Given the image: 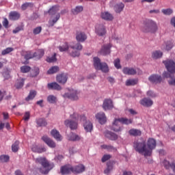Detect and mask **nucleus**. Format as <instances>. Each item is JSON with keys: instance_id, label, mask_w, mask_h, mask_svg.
Wrapping results in <instances>:
<instances>
[{"instance_id": "nucleus-1", "label": "nucleus", "mask_w": 175, "mask_h": 175, "mask_svg": "<svg viewBox=\"0 0 175 175\" xmlns=\"http://www.w3.org/2000/svg\"><path fill=\"white\" fill-rule=\"evenodd\" d=\"M157 147V141L153 138H149L146 142L144 138H139L133 143V148L135 151L144 155V157H150L152 154V150Z\"/></svg>"}, {"instance_id": "nucleus-34", "label": "nucleus", "mask_w": 175, "mask_h": 175, "mask_svg": "<svg viewBox=\"0 0 175 175\" xmlns=\"http://www.w3.org/2000/svg\"><path fill=\"white\" fill-rule=\"evenodd\" d=\"M162 55H163V53L161 51H154L152 53V58L154 59H158L159 58H161Z\"/></svg>"}, {"instance_id": "nucleus-58", "label": "nucleus", "mask_w": 175, "mask_h": 175, "mask_svg": "<svg viewBox=\"0 0 175 175\" xmlns=\"http://www.w3.org/2000/svg\"><path fill=\"white\" fill-rule=\"evenodd\" d=\"M63 159H64V156H62V155H58L55 157V161H56V162H57V163L61 162L62 160H63Z\"/></svg>"}, {"instance_id": "nucleus-44", "label": "nucleus", "mask_w": 175, "mask_h": 175, "mask_svg": "<svg viewBox=\"0 0 175 175\" xmlns=\"http://www.w3.org/2000/svg\"><path fill=\"white\" fill-rule=\"evenodd\" d=\"M39 75V68L35 67L31 72V77H36Z\"/></svg>"}, {"instance_id": "nucleus-33", "label": "nucleus", "mask_w": 175, "mask_h": 175, "mask_svg": "<svg viewBox=\"0 0 175 175\" xmlns=\"http://www.w3.org/2000/svg\"><path fill=\"white\" fill-rule=\"evenodd\" d=\"M83 127L86 132H91L92 131V123L90 121H85V123H83Z\"/></svg>"}, {"instance_id": "nucleus-57", "label": "nucleus", "mask_w": 175, "mask_h": 175, "mask_svg": "<svg viewBox=\"0 0 175 175\" xmlns=\"http://www.w3.org/2000/svg\"><path fill=\"white\" fill-rule=\"evenodd\" d=\"M111 157L109 154H105L102 158V162H106V161H109Z\"/></svg>"}, {"instance_id": "nucleus-54", "label": "nucleus", "mask_w": 175, "mask_h": 175, "mask_svg": "<svg viewBox=\"0 0 175 175\" xmlns=\"http://www.w3.org/2000/svg\"><path fill=\"white\" fill-rule=\"evenodd\" d=\"M40 32H42V27H36L33 30V33H34V35H38V33H40Z\"/></svg>"}, {"instance_id": "nucleus-18", "label": "nucleus", "mask_w": 175, "mask_h": 175, "mask_svg": "<svg viewBox=\"0 0 175 175\" xmlns=\"http://www.w3.org/2000/svg\"><path fill=\"white\" fill-rule=\"evenodd\" d=\"M51 135L53 136V137H54V139H55V140H57V142H62V135L59 134V131L57 129H53L51 131Z\"/></svg>"}, {"instance_id": "nucleus-31", "label": "nucleus", "mask_w": 175, "mask_h": 175, "mask_svg": "<svg viewBox=\"0 0 175 175\" xmlns=\"http://www.w3.org/2000/svg\"><path fill=\"white\" fill-rule=\"evenodd\" d=\"M162 50H167V51H169V50H172L173 49V42L169 41L165 43H164L161 46Z\"/></svg>"}, {"instance_id": "nucleus-12", "label": "nucleus", "mask_w": 175, "mask_h": 175, "mask_svg": "<svg viewBox=\"0 0 175 175\" xmlns=\"http://www.w3.org/2000/svg\"><path fill=\"white\" fill-rule=\"evenodd\" d=\"M106 27L103 24H97L95 27V33L98 36H105L106 35Z\"/></svg>"}, {"instance_id": "nucleus-52", "label": "nucleus", "mask_w": 175, "mask_h": 175, "mask_svg": "<svg viewBox=\"0 0 175 175\" xmlns=\"http://www.w3.org/2000/svg\"><path fill=\"white\" fill-rule=\"evenodd\" d=\"M9 159H10V157L8 155L0 156V162H8Z\"/></svg>"}, {"instance_id": "nucleus-21", "label": "nucleus", "mask_w": 175, "mask_h": 175, "mask_svg": "<svg viewBox=\"0 0 175 175\" xmlns=\"http://www.w3.org/2000/svg\"><path fill=\"white\" fill-rule=\"evenodd\" d=\"M57 82L59 83L60 84H65L66 81H68V76L66 74H60L57 76Z\"/></svg>"}, {"instance_id": "nucleus-50", "label": "nucleus", "mask_w": 175, "mask_h": 175, "mask_svg": "<svg viewBox=\"0 0 175 175\" xmlns=\"http://www.w3.org/2000/svg\"><path fill=\"white\" fill-rule=\"evenodd\" d=\"M57 55V53H54V55L51 57H47L46 58V61L49 63H51V62H55V61H57V57H55Z\"/></svg>"}, {"instance_id": "nucleus-41", "label": "nucleus", "mask_w": 175, "mask_h": 175, "mask_svg": "<svg viewBox=\"0 0 175 175\" xmlns=\"http://www.w3.org/2000/svg\"><path fill=\"white\" fill-rule=\"evenodd\" d=\"M59 70V68L58 66H53L48 71V75H53V73H57Z\"/></svg>"}, {"instance_id": "nucleus-8", "label": "nucleus", "mask_w": 175, "mask_h": 175, "mask_svg": "<svg viewBox=\"0 0 175 175\" xmlns=\"http://www.w3.org/2000/svg\"><path fill=\"white\" fill-rule=\"evenodd\" d=\"M22 55H23L25 59H31L34 57H37V58L39 59L42 58L43 55H44V50L39 49L34 53L32 51L23 52Z\"/></svg>"}, {"instance_id": "nucleus-28", "label": "nucleus", "mask_w": 175, "mask_h": 175, "mask_svg": "<svg viewBox=\"0 0 175 175\" xmlns=\"http://www.w3.org/2000/svg\"><path fill=\"white\" fill-rule=\"evenodd\" d=\"M81 139L80 135H77L73 133H70V135L68 136V140H70L71 142H77Z\"/></svg>"}, {"instance_id": "nucleus-15", "label": "nucleus", "mask_w": 175, "mask_h": 175, "mask_svg": "<svg viewBox=\"0 0 175 175\" xmlns=\"http://www.w3.org/2000/svg\"><path fill=\"white\" fill-rule=\"evenodd\" d=\"M114 107L111 99H105L103 104V109L104 110H111Z\"/></svg>"}, {"instance_id": "nucleus-56", "label": "nucleus", "mask_w": 175, "mask_h": 175, "mask_svg": "<svg viewBox=\"0 0 175 175\" xmlns=\"http://www.w3.org/2000/svg\"><path fill=\"white\" fill-rule=\"evenodd\" d=\"M3 25L5 28H9V21H8V18H5L3 19Z\"/></svg>"}, {"instance_id": "nucleus-60", "label": "nucleus", "mask_w": 175, "mask_h": 175, "mask_svg": "<svg viewBox=\"0 0 175 175\" xmlns=\"http://www.w3.org/2000/svg\"><path fill=\"white\" fill-rule=\"evenodd\" d=\"M160 12L161 11L159 10H152L149 11V13H150V14H159Z\"/></svg>"}, {"instance_id": "nucleus-38", "label": "nucleus", "mask_w": 175, "mask_h": 175, "mask_svg": "<svg viewBox=\"0 0 175 175\" xmlns=\"http://www.w3.org/2000/svg\"><path fill=\"white\" fill-rule=\"evenodd\" d=\"M35 96H36V91L31 90V91H30L28 96L26 98V100L27 102L29 100H32V99H33V98H35Z\"/></svg>"}, {"instance_id": "nucleus-3", "label": "nucleus", "mask_w": 175, "mask_h": 175, "mask_svg": "<svg viewBox=\"0 0 175 175\" xmlns=\"http://www.w3.org/2000/svg\"><path fill=\"white\" fill-rule=\"evenodd\" d=\"M36 163L42 165V167L40 169V172L42 174H47L54 167V163H50L46 157L36 158Z\"/></svg>"}, {"instance_id": "nucleus-5", "label": "nucleus", "mask_w": 175, "mask_h": 175, "mask_svg": "<svg viewBox=\"0 0 175 175\" xmlns=\"http://www.w3.org/2000/svg\"><path fill=\"white\" fill-rule=\"evenodd\" d=\"M58 12H59V7L58 5L53 6L48 11L49 14L51 16L49 21V27H53L54 24L59 20L61 15H59V13H57Z\"/></svg>"}, {"instance_id": "nucleus-26", "label": "nucleus", "mask_w": 175, "mask_h": 175, "mask_svg": "<svg viewBox=\"0 0 175 175\" xmlns=\"http://www.w3.org/2000/svg\"><path fill=\"white\" fill-rule=\"evenodd\" d=\"M31 150L33 152H38V154H41V152H46V148H40L36 144H33L31 146Z\"/></svg>"}, {"instance_id": "nucleus-48", "label": "nucleus", "mask_w": 175, "mask_h": 175, "mask_svg": "<svg viewBox=\"0 0 175 175\" xmlns=\"http://www.w3.org/2000/svg\"><path fill=\"white\" fill-rule=\"evenodd\" d=\"M162 13L164 14L165 16H170V14H172V13H173V10L170 9V8H167V9H163L161 10Z\"/></svg>"}, {"instance_id": "nucleus-53", "label": "nucleus", "mask_w": 175, "mask_h": 175, "mask_svg": "<svg viewBox=\"0 0 175 175\" xmlns=\"http://www.w3.org/2000/svg\"><path fill=\"white\" fill-rule=\"evenodd\" d=\"M147 96H149L150 98H155L157 96V94L154 93L152 90H149L146 93Z\"/></svg>"}, {"instance_id": "nucleus-11", "label": "nucleus", "mask_w": 175, "mask_h": 175, "mask_svg": "<svg viewBox=\"0 0 175 175\" xmlns=\"http://www.w3.org/2000/svg\"><path fill=\"white\" fill-rule=\"evenodd\" d=\"M166 69L170 73H175V62L172 59H167L163 62Z\"/></svg>"}, {"instance_id": "nucleus-16", "label": "nucleus", "mask_w": 175, "mask_h": 175, "mask_svg": "<svg viewBox=\"0 0 175 175\" xmlns=\"http://www.w3.org/2000/svg\"><path fill=\"white\" fill-rule=\"evenodd\" d=\"M42 140H43V142L51 148H55L56 146L55 142L53 141V139H51L50 137H47V135H44L42 137Z\"/></svg>"}, {"instance_id": "nucleus-6", "label": "nucleus", "mask_w": 175, "mask_h": 175, "mask_svg": "<svg viewBox=\"0 0 175 175\" xmlns=\"http://www.w3.org/2000/svg\"><path fill=\"white\" fill-rule=\"evenodd\" d=\"M121 124H125L126 125L132 124V120L125 118L115 119L111 127L112 131H114V132H120V131H122V128L120 126Z\"/></svg>"}, {"instance_id": "nucleus-17", "label": "nucleus", "mask_w": 175, "mask_h": 175, "mask_svg": "<svg viewBox=\"0 0 175 175\" xmlns=\"http://www.w3.org/2000/svg\"><path fill=\"white\" fill-rule=\"evenodd\" d=\"M76 39L77 42L83 43L87 40V34L83 31H78L76 34Z\"/></svg>"}, {"instance_id": "nucleus-27", "label": "nucleus", "mask_w": 175, "mask_h": 175, "mask_svg": "<svg viewBox=\"0 0 175 175\" xmlns=\"http://www.w3.org/2000/svg\"><path fill=\"white\" fill-rule=\"evenodd\" d=\"M105 136L109 139V140H117V139H118V135L110 131H106L105 133Z\"/></svg>"}, {"instance_id": "nucleus-35", "label": "nucleus", "mask_w": 175, "mask_h": 175, "mask_svg": "<svg viewBox=\"0 0 175 175\" xmlns=\"http://www.w3.org/2000/svg\"><path fill=\"white\" fill-rule=\"evenodd\" d=\"M131 136H142V131L139 129H132L129 131Z\"/></svg>"}, {"instance_id": "nucleus-42", "label": "nucleus", "mask_w": 175, "mask_h": 175, "mask_svg": "<svg viewBox=\"0 0 175 175\" xmlns=\"http://www.w3.org/2000/svg\"><path fill=\"white\" fill-rule=\"evenodd\" d=\"M83 9V6H77L75 8L72 10V13L74 14H79V13H81Z\"/></svg>"}, {"instance_id": "nucleus-62", "label": "nucleus", "mask_w": 175, "mask_h": 175, "mask_svg": "<svg viewBox=\"0 0 175 175\" xmlns=\"http://www.w3.org/2000/svg\"><path fill=\"white\" fill-rule=\"evenodd\" d=\"M21 31L20 27H16L15 29L13 30V33H17Z\"/></svg>"}, {"instance_id": "nucleus-14", "label": "nucleus", "mask_w": 175, "mask_h": 175, "mask_svg": "<svg viewBox=\"0 0 175 175\" xmlns=\"http://www.w3.org/2000/svg\"><path fill=\"white\" fill-rule=\"evenodd\" d=\"M96 120H97L98 122L101 125L106 124L107 121V118L106 115L103 112H98L95 116Z\"/></svg>"}, {"instance_id": "nucleus-10", "label": "nucleus", "mask_w": 175, "mask_h": 175, "mask_svg": "<svg viewBox=\"0 0 175 175\" xmlns=\"http://www.w3.org/2000/svg\"><path fill=\"white\" fill-rule=\"evenodd\" d=\"M111 47H113V45L111 43L104 44L98 52V54H100V55H109L111 53Z\"/></svg>"}, {"instance_id": "nucleus-29", "label": "nucleus", "mask_w": 175, "mask_h": 175, "mask_svg": "<svg viewBox=\"0 0 175 175\" xmlns=\"http://www.w3.org/2000/svg\"><path fill=\"white\" fill-rule=\"evenodd\" d=\"M124 7H125V5H124V3H119L118 4H116L113 6V9H114L116 13H121V12H122V10H124Z\"/></svg>"}, {"instance_id": "nucleus-49", "label": "nucleus", "mask_w": 175, "mask_h": 175, "mask_svg": "<svg viewBox=\"0 0 175 175\" xmlns=\"http://www.w3.org/2000/svg\"><path fill=\"white\" fill-rule=\"evenodd\" d=\"M29 70H31V67L28 66H23L21 67V72H22V73H28Z\"/></svg>"}, {"instance_id": "nucleus-20", "label": "nucleus", "mask_w": 175, "mask_h": 175, "mask_svg": "<svg viewBox=\"0 0 175 175\" xmlns=\"http://www.w3.org/2000/svg\"><path fill=\"white\" fill-rule=\"evenodd\" d=\"M85 170V167L82 164H79L75 167H72V173L77 174L79 173H83Z\"/></svg>"}, {"instance_id": "nucleus-45", "label": "nucleus", "mask_w": 175, "mask_h": 175, "mask_svg": "<svg viewBox=\"0 0 175 175\" xmlns=\"http://www.w3.org/2000/svg\"><path fill=\"white\" fill-rule=\"evenodd\" d=\"M137 84V80L136 79H128L126 81V85H135Z\"/></svg>"}, {"instance_id": "nucleus-4", "label": "nucleus", "mask_w": 175, "mask_h": 175, "mask_svg": "<svg viewBox=\"0 0 175 175\" xmlns=\"http://www.w3.org/2000/svg\"><path fill=\"white\" fill-rule=\"evenodd\" d=\"M71 121L66 120L64 122L66 126H70V129H77V122L79 120L83 122L86 121L85 116H79V114L74 113L72 115H70Z\"/></svg>"}, {"instance_id": "nucleus-36", "label": "nucleus", "mask_w": 175, "mask_h": 175, "mask_svg": "<svg viewBox=\"0 0 175 175\" xmlns=\"http://www.w3.org/2000/svg\"><path fill=\"white\" fill-rule=\"evenodd\" d=\"M10 20H18L20 18V14L17 12H12L10 13Z\"/></svg>"}, {"instance_id": "nucleus-13", "label": "nucleus", "mask_w": 175, "mask_h": 175, "mask_svg": "<svg viewBox=\"0 0 175 175\" xmlns=\"http://www.w3.org/2000/svg\"><path fill=\"white\" fill-rule=\"evenodd\" d=\"M122 72L124 75H128L129 76L135 75L137 73L140 75L142 72L139 68H128L125 67L123 68Z\"/></svg>"}, {"instance_id": "nucleus-47", "label": "nucleus", "mask_w": 175, "mask_h": 175, "mask_svg": "<svg viewBox=\"0 0 175 175\" xmlns=\"http://www.w3.org/2000/svg\"><path fill=\"white\" fill-rule=\"evenodd\" d=\"M13 50L14 49L12 47L6 48L5 49L2 51L1 55H6L7 54H10V53H12V51H13Z\"/></svg>"}, {"instance_id": "nucleus-59", "label": "nucleus", "mask_w": 175, "mask_h": 175, "mask_svg": "<svg viewBox=\"0 0 175 175\" xmlns=\"http://www.w3.org/2000/svg\"><path fill=\"white\" fill-rule=\"evenodd\" d=\"M31 3H25L22 5V9L23 10H25L27 9V8H28L29 6H31Z\"/></svg>"}, {"instance_id": "nucleus-43", "label": "nucleus", "mask_w": 175, "mask_h": 175, "mask_svg": "<svg viewBox=\"0 0 175 175\" xmlns=\"http://www.w3.org/2000/svg\"><path fill=\"white\" fill-rule=\"evenodd\" d=\"M47 101L49 103H57V97L53 95H50L47 97Z\"/></svg>"}, {"instance_id": "nucleus-7", "label": "nucleus", "mask_w": 175, "mask_h": 175, "mask_svg": "<svg viewBox=\"0 0 175 175\" xmlns=\"http://www.w3.org/2000/svg\"><path fill=\"white\" fill-rule=\"evenodd\" d=\"M143 32H150V33H155L158 31V25L157 22L149 20L142 27Z\"/></svg>"}, {"instance_id": "nucleus-55", "label": "nucleus", "mask_w": 175, "mask_h": 175, "mask_svg": "<svg viewBox=\"0 0 175 175\" xmlns=\"http://www.w3.org/2000/svg\"><path fill=\"white\" fill-rule=\"evenodd\" d=\"M30 117H31V113H29V111H27V112L25 113L23 120L25 121H29Z\"/></svg>"}, {"instance_id": "nucleus-46", "label": "nucleus", "mask_w": 175, "mask_h": 175, "mask_svg": "<svg viewBox=\"0 0 175 175\" xmlns=\"http://www.w3.org/2000/svg\"><path fill=\"white\" fill-rule=\"evenodd\" d=\"M24 85V79H21L17 81L15 87L16 88H22V87Z\"/></svg>"}, {"instance_id": "nucleus-9", "label": "nucleus", "mask_w": 175, "mask_h": 175, "mask_svg": "<svg viewBox=\"0 0 175 175\" xmlns=\"http://www.w3.org/2000/svg\"><path fill=\"white\" fill-rule=\"evenodd\" d=\"M79 92L74 89H68V92L63 95V98L65 99H71V100H77L79 99Z\"/></svg>"}, {"instance_id": "nucleus-51", "label": "nucleus", "mask_w": 175, "mask_h": 175, "mask_svg": "<svg viewBox=\"0 0 175 175\" xmlns=\"http://www.w3.org/2000/svg\"><path fill=\"white\" fill-rule=\"evenodd\" d=\"M120 59H116L113 62V64L115 68H116V69H120L121 68V64H120Z\"/></svg>"}, {"instance_id": "nucleus-22", "label": "nucleus", "mask_w": 175, "mask_h": 175, "mask_svg": "<svg viewBox=\"0 0 175 175\" xmlns=\"http://www.w3.org/2000/svg\"><path fill=\"white\" fill-rule=\"evenodd\" d=\"M153 103L154 102L148 98H144L140 100V104L145 107H150V106H152Z\"/></svg>"}, {"instance_id": "nucleus-19", "label": "nucleus", "mask_w": 175, "mask_h": 175, "mask_svg": "<svg viewBox=\"0 0 175 175\" xmlns=\"http://www.w3.org/2000/svg\"><path fill=\"white\" fill-rule=\"evenodd\" d=\"M100 17L101 18H103V20H105L106 21H112V20L114 18L113 14H110L108 12H101Z\"/></svg>"}, {"instance_id": "nucleus-37", "label": "nucleus", "mask_w": 175, "mask_h": 175, "mask_svg": "<svg viewBox=\"0 0 175 175\" xmlns=\"http://www.w3.org/2000/svg\"><path fill=\"white\" fill-rule=\"evenodd\" d=\"M97 70H102L104 73H107L109 72V66L106 63H102Z\"/></svg>"}, {"instance_id": "nucleus-24", "label": "nucleus", "mask_w": 175, "mask_h": 175, "mask_svg": "<svg viewBox=\"0 0 175 175\" xmlns=\"http://www.w3.org/2000/svg\"><path fill=\"white\" fill-rule=\"evenodd\" d=\"M163 76L164 77H167V79H170L168 80L170 85H175V78L173 77V75L169 74V72H164Z\"/></svg>"}, {"instance_id": "nucleus-30", "label": "nucleus", "mask_w": 175, "mask_h": 175, "mask_svg": "<svg viewBox=\"0 0 175 175\" xmlns=\"http://www.w3.org/2000/svg\"><path fill=\"white\" fill-rule=\"evenodd\" d=\"M48 88H49V90H57V91L62 90L61 85L57 83V82L48 83Z\"/></svg>"}, {"instance_id": "nucleus-61", "label": "nucleus", "mask_w": 175, "mask_h": 175, "mask_svg": "<svg viewBox=\"0 0 175 175\" xmlns=\"http://www.w3.org/2000/svg\"><path fill=\"white\" fill-rule=\"evenodd\" d=\"M129 113H131V114H132L133 116H135L136 114H137V112H136V111H135L133 109H129Z\"/></svg>"}, {"instance_id": "nucleus-39", "label": "nucleus", "mask_w": 175, "mask_h": 175, "mask_svg": "<svg viewBox=\"0 0 175 175\" xmlns=\"http://www.w3.org/2000/svg\"><path fill=\"white\" fill-rule=\"evenodd\" d=\"M19 144H20V142L18 141H16L12 145V150L13 152H17L18 151Z\"/></svg>"}, {"instance_id": "nucleus-64", "label": "nucleus", "mask_w": 175, "mask_h": 175, "mask_svg": "<svg viewBox=\"0 0 175 175\" xmlns=\"http://www.w3.org/2000/svg\"><path fill=\"white\" fill-rule=\"evenodd\" d=\"M107 79H108V81H109V83H114V79L113 77H108Z\"/></svg>"}, {"instance_id": "nucleus-2", "label": "nucleus", "mask_w": 175, "mask_h": 175, "mask_svg": "<svg viewBox=\"0 0 175 175\" xmlns=\"http://www.w3.org/2000/svg\"><path fill=\"white\" fill-rule=\"evenodd\" d=\"M59 50L62 53L66 51L70 57L75 58L76 57H80V51L83 50V45L76 42H72L69 44L65 42L63 45L59 46Z\"/></svg>"}, {"instance_id": "nucleus-63", "label": "nucleus", "mask_w": 175, "mask_h": 175, "mask_svg": "<svg viewBox=\"0 0 175 175\" xmlns=\"http://www.w3.org/2000/svg\"><path fill=\"white\" fill-rule=\"evenodd\" d=\"M171 25H172L175 28V17L171 18Z\"/></svg>"}, {"instance_id": "nucleus-32", "label": "nucleus", "mask_w": 175, "mask_h": 175, "mask_svg": "<svg viewBox=\"0 0 175 175\" xmlns=\"http://www.w3.org/2000/svg\"><path fill=\"white\" fill-rule=\"evenodd\" d=\"M93 64L96 70H98V69H99V68H100V66L102 65V63L100 62V59L97 57L93 58Z\"/></svg>"}, {"instance_id": "nucleus-23", "label": "nucleus", "mask_w": 175, "mask_h": 175, "mask_svg": "<svg viewBox=\"0 0 175 175\" xmlns=\"http://www.w3.org/2000/svg\"><path fill=\"white\" fill-rule=\"evenodd\" d=\"M149 81L151 83H158L162 81V78L159 75H152L148 78Z\"/></svg>"}, {"instance_id": "nucleus-40", "label": "nucleus", "mask_w": 175, "mask_h": 175, "mask_svg": "<svg viewBox=\"0 0 175 175\" xmlns=\"http://www.w3.org/2000/svg\"><path fill=\"white\" fill-rule=\"evenodd\" d=\"M36 122L38 126H46V125H47V122L43 118L38 119Z\"/></svg>"}, {"instance_id": "nucleus-25", "label": "nucleus", "mask_w": 175, "mask_h": 175, "mask_svg": "<svg viewBox=\"0 0 175 175\" xmlns=\"http://www.w3.org/2000/svg\"><path fill=\"white\" fill-rule=\"evenodd\" d=\"M62 174H69V173H73L72 167L70 165H65L61 168Z\"/></svg>"}]
</instances>
